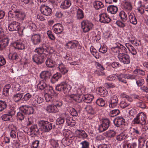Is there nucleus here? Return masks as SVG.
Returning a JSON list of instances; mask_svg holds the SVG:
<instances>
[{"label": "nucleus", "instance_id": "obj_1", "mask_svg": "<svg viewBox=\"0 0 148 148\" xmlns=\"http://www.w3.org/2000/svg\"><path fill=\"white\" fill-rule=\"evenodd\" d=\"M147 117L143 112H141L137 114L132 121L134 124H140L143 125L147 123Z\"/></svg>", "mask_w": 148, "mask_h": 148}, {"label": "nucleus", "instance_id": "obj_2", "mask_svg": "<svg viewBox=\"0 0 148 148\" xmlns=\"http://www.w3.org/2000/svg\"><path fill=\"white\" fill-rule=\"evenodd\" d=\"M112 51L115 53H120L127 52L126 48L119 42H117L113 47H111Z\"/></svg>", "mask_w": 148, "mask_h": 148}, {"label": "nucleus", "instance_id": "obj_3", "mask_svg": "<svg viewBox=\"0 0 148 148\" xmlns=\"http://www.w3.org/2000/svg\"><path fill=\"white\" fill-rule=\"evenodd\" d=\"M81 27L84 32H88L92 29L93 24L88 20H83L81 23Z\"/></svg>", "mask_w": 148, "mask_h": 148}, {"label": "nucleus", "instance_id": "obj_4", "mask_svg": "<svg viewBox=\"0 0 148 148\" xmlns=\"http://www.w3.org/2000/svg\"><path fill=\"white\" fill-rule=\"evenodd\" d=\"M39 124L41 127L42 131L45 132H49L52 128L51 123L46 121H40Z\"/></svg>", "mask_w": 148, "mask_h": 148}, {"label": "nucleus", "instance_id": "obj_5", "mask_svg": "<svg viewBox=\"0 0 148 148\" xmlns=\"http://www.w3.org/2000/svg\"><path fill=\"white\" fill-rule=\"evenodd\" d=\"M126 53H120L118 55V58L120 61L124 64H128L130 63V57Z\"/></svg>", "mask_w": 148, "mask_h": 148}, {"label": "nucleus", "instance_id": "obj_6", "mask_svg": "<svg viewBox=\"0 0 148 148\" xmlns=\"http://www.w3.org/2000/svg\"><path fill=\"white\" fill-rule=\"evenodd\" d=\"M46 56V54L39 55L38 54H35L33 56L32 59L34 62L37 64H41L44 62Z\"/></svg>", "mask_w": 148, "mask_h": 148}, {"label": "nucleus", "instance_id": "obj_7", "mask_svg": "<svg viewBox=\"0 0 148 148\" xmlns=\"http://www.w3.org/2000/svg\"><path fill=\"white\" fill-rule=\"evenodd\" d=\"M65 46L67 47V49H73L75 48L80 49L82 48V46L79 43L78 41L76 40L69 41Z\"/></svg>", "mask_w": 148, "mask_h": 148}, {"label": "nucleus", "instance_id": "obj_8", "mask_svg": "<svg viewBox=\"0 0 148 148\" xmlns=\"http://www.w3.org/2000/svg\"><path fill=\"white\" fill-rule=\"evenodd\" d=\"M75 136L72 133L67 132L65 135V138L62 140V143L64 145H68L72 142Z\"/></svg>", "mask_w": 148, "mask_h": 148}, {"label": "nucleus", "instance_id": "obj_9", "mask_svg": "<svg viewBox=\"0 0 148 148\" xmlns=\"http://www.w3.org/2000/svg\"><path fill=\"white\" fill-rule=\"evenodd\" d=\"M110 121L108 119H104L102 123L99 125L98 130L100 132H102L108 128L110 126Z\"/></svg>", "mask_w": 148, "mask_h": 148}, {"label": "nucleus", "instance_id": "obj_10", "mask_svg": "<svg viewBox=\"0 0 148 148\" xmlns=\"http://www.w3.org/2000/svg\"><path fill=\"white\" fill-rule=\"evenodd\" d=\"M40 9L41 13L46 16H50L52 13L51 9L45 5H42Z\"/></svg>", "mask_w": 148, "mask_h": 148}, {"label": "nucleus", "instance_id": "obj_11", "mask_svg": "<svg viewBox=\"0 0 148 148\" xmlns=\"http://www.w3.org/2000/svg\"><path fill=\"white\" fill-rule=\"evenodd\" d=\"M128 133L129 136L130 135V136L133 138H137L138 136L141 134L140 130L137 127L131 128Z\"/></svg>", "mask_w": 148, "mask_h": 148}, {"label": "nucleus", "instance_id": "obj_12", "mask_svg": "<svg viewBox=\"0 0 148 148\" xmlns=\"http://www.w3.org/2000/svg\"><path fill=\"white\" fill-rule=\"evenodd\" d=\"M118 101V99L116 95H113L112 96L109 101V108H113L116 107Z\"/></svg>", "mask_w": 148, "mask_h": 148}, {"label": "nucleus", "instance_id": "obj_13", "mask_svg": "<svg viewBox=\"0 0 148 148\" xmlns=\"http://www.w3.org/2000/svg\"><path fill=\"white\" fill-rule=\"evenodd\" d=\"M15 16H16L18 18L21 19L23 20L25 17V14L23 12L19 11L18 10H14V14L11 12L10 13V17L13 18Z\"/></svg>", "mask_w": 148, "mask_h": 148}, {"label": "nucleus", "instance_id": "obj_14", "mask_svg": "<svg viewBox=\"0 0 148 148\" xmlns=\"http://www.w3.org/2000/svg\"><path fill=\"white\" fill-rule=\"evenodd\" d=\"M31 41L34 45H38L42 41L41 36L39 34H35L33 35L31 38Z\"/></svg>", "mask_w": 148, "mask_h": 148}, {"label": "nucleus", "instance_id": "obj_15", "mask_svg": "<svg viewBox=\"0 0 148 148\" xmlns=\"http://www.w3.org/2000/svg\"><path fill=\"white\" fill-rule=\"evenodd\" d=\"M11 45L15 49L22 50L24 49V44L21 41L17 40L11 43Z\"/></svg>", "mask_w": 148, "mask_h": 148}, {"label": "nucleus", "instance_id": "obj_16", "mask_svg": "<svg viewBox=\"0 0 148 148\" xmlns=\"http://www.w3.org/2000/svg\"><path fill=\"white\" fill-rule=\"evenodd\" d=\"M100 21L104 23H107L110 22L111 20L106 13H102L99 15Z\"/></svg>", "mask_w": 148, "mask_h": 148}, {"label": "nucleus", "instance_id": "obj_17", "mask_svg": "<svg viewBox=\"0 0 148 148\" xmlns=\"http://www.w3.org/2000/svg\"><path fill=\"white\" fill-rule=\"evenodd\" d=\"M46 110L49 113H56L59 112V110L53 104L47 106L46 109Z\"/></svg>", "mask_w": 148, "mask_h": 148}, {"label": "nucleus", "instance_id": "obj_18", "mask_svg": "<svg viewBox=\"0 0 148 148\" xmlns=\"http://www.w3.org/2000/svg\"><path fill=\"white\" fill-rule=\"evenodd\" d=\"M22 112L24 114L29 115L33 113L34 110L32 107L25 106L21 108Z\"/></svg>", "mask_w": 148, "mask_h": 148}, {"label": "nucleus", "instance_id": "obj_19", "mask_svg": "<svg viewBox=\"0 0 148 148\" xmlns=\"http://www.w3.org/2000/svg\"><path fill=\"white\" fill-rule=\"evenodd\" d=\"M123 8L125 10L127 11L130 12L133 9L131 3L127 1L124 0L122 2Z\"/></svg>", "mask_w": 148, "mask_h": 148}, {"label": "nucleus", "instance_id": "obj_20", "mask_svg": "<svg viewBox=\"0 0 148 148\" xmlns=\"http://www.w3.org/2000/svg\"><path fill=\"white\" fill-rule=\"evenodd\" d=\"M80 90L79 89L76 91V93L78 95L73 94L70 95V97L73 99V100L78 102H80L82 101V98L79 95L81 94L82 91H80Z\"/></svg>", "mask_w": 148, "mask_h": 148}, {"label": "nucleus", "instance_id": "obj_21", "mask_svg": "<svg viewBox=\"0 0 148 148\" xmlns=\"http://www.w3.org/2000/svg\"><path fill=\"white\" fill-rule=\"evenodd\" d=\"M75 134L77 137L84 139L86 138L88 136L86 133L82 130H76L75 132Z\"/></svg>", "mask_w": 148, "mask_h": 148}, {"label": "nucleus", "instance_id": "obj_22", "mask_svg": "<svg viewBox=\"0 0 148 148\" xmlns=\"http://www.w3.org/2000/svg\"><path fill=\"white\" fill-rule=\"evenodd\" d=\"M53 30L56 34H60L62 32L63 29L62 25L60 23L54 25L53 27Z\"/></svg>", "mask_w": 148, "mask_h": 148}, {"label": "nucleus", "instance_id": "obj_23", "mask_svg": "<svg viewBox=\"0 0 148 148\" xmlns=\"http://www.w3.org/2000/svg\"><path fill=\"white\" fill-rule=\"evenodd\" d=\"M114 121V124L117 127H119L125 123V119L121 116L116 117Z\"/></svg>", "mask_w": 148, "mask_h": 148}, {"label": "nucleus", "instance_id": "obj_24", "mask_svg": "<svg viewBox=\"0 0 148 148\" xmlns=\"http://www.w3.org/2000/svg\"><path fill=\"white\" fill-rule=\"evenodd\" d=\"M51 72L46 71H42L40 74V78L42 79V81H46L51 75Z\"/></svg>", "mask_w": 148, "mask_h": 148}, {"label": "nucleus", "instance_id": "obj_25", "mask_svg": "<svg viewBox=\"0 0 148 148\" xmlns=\"http://www.w3.org/2000/svg\"><path fill=\"white\" fill-rule=\"evenodd\" d=\"M9 39L8 37L4 38L0 41V51L6 47L9 44Z\"/></svg>", "mask_w": 148, "mask_h": 148}, {"label": "nucleus", "instance_id": "obj_26", "mask_svg": "<svg viewBox=\"0 0 148 148\" xmlns=\"http://www.w3.org/2000/svg\"><path fill=\"white\" fill-rule=\"evenodd\" d=\"M71 4V0H65L61 3L60 7L62 9H66L69 8Z\"/></svg>", "mask_w": 148, "mask_h": 148}, {"label": "nucleus", "instance_id": "obj_27", "mask_svg": "<svg viewBox=\"0 0 148 148\" xmlns=\"http://www.w3.org/2000/svg\"><path fill=\"white\" fill-rule=\"evenodd\" d=\"M128 17L129 21L131 23L134 25L137 24V21L134 13L131 12L129 13Z\"/></svg>", "mask_w": 148, "mask_h": 148}, {"label": "nucleus", "instance_id": "obj_28", "mask_svg": "<svg viewBox=\"0 0 148 148\" xmlns=\"http://www.w3.org/2000/svg\"><path fill=\"white\" fill-rule=\"evenodd\" d=\"M58 68L60 72L62 74L64 75L68 71V70L66 68L62 62L58 64Z\"/></svg>", "mask_w": 148, "mask_h": 148}, {"label": "nucleus", "instance_id": "obj_29", "mask_svg": "<svg viewBox=\"0 0 148 148\" xmlns=\"http://www.w3.org/2000/svg\"><path fill=\"white\" fill-rule=\"evenodd\" d=\"M19 24L18 22L16 21L11 23L10 24V31L18 30L19 27Z\"/></svg>", "mask_w": 148, "mask_h": 148}, {"label": "nucleus", "instance_id": "obj_30", "mask_svg": "<svg viewBox=\"0 0 148 148\" xmlns=\"http://www.w3.org/2000/svg\"><path fill=\"white\" fill-rule=\"evenodd\" d=\"M129 137L128 134H126L125 132H123L121 133L117 136L116 139L118 141H121Z\"/></svg>", "mask_w": 148, "mask_h": 148}, {"label": "nucleus", "instance_id": "obj_31", "mask_svg": "<svg viewBox=\"0 0 148 148\" xmlns=\"http://www.w3.org/2000/svg\"><path fill=\"white\" fill-rule=\"evenodd\" d=\"M107 10L108 13L112 14H114L117 12L118 10V8L116 6L111 5L108 7Z\"/></svg>", "mask_w": 148, "mask_h": 148}, {"label": "nucleus", "instance_id": "obj_32", "mask_svg": "<svg viewBox=\"0 0 148 148\" xmlns=\"http://www.w3.org/2000/svg\"><path fill=\"white\" fill-rule=\"evenodd\" d=\"M94 97L93 95L87 94L85 95L83 99L84 102L88 103H90L92 101Z\"/></svg>", "mask_w": 148, "mask_h": 148}, {"label": "nucleus", "instance_id": "obj_33", "mask_svg": "<svg viewBox=\"0 0 148 148\" xmlns=\"http://www.w3.org/2000/svg\"><path fill=\"white\" fill-rule=\"evenodd\" d=\"M76 17L78 20H82L84 17V13L83 11L80 8L76 10Z\"/></svg>", "mask_w": 148, "mask_h": 148}, {"label": "nucleus", "instance_id": "obj_34", "mask_svg": "<svg viewBox=\"0 0 148 148\" xmlns=\"http://www.w3.org/2000/svg\"><path fill=\"white\" fill-rule=\"evenodd\" d=\"M61 77V74L58 73L54 74L51 77L50 82L53 84L55 83L58 81L59 79Z\"/></svg>", "mask_w": 148, "mask_h": 148}, {"label": "nucleus", "instance_id": "obj_35", "mask_svg": "<svg viewBox=\"0 0 148 148\" xmlns=\"http://www.w3.org/2000/svg\"><path fill=\"white\" fill-rule=\"evenodd\" d=\"M93 4L94 7L97 10L103 8L104 6L103 3L99 1H94Z\"/></svg>", "mask_w": 148, "mask_h": 148}, {"label": "nucleus", "instance_id": "obj_36", "mask_svg": "<svg viewBox=\"0 0 148 148\" xmlns=\"http://www.w3.org/2000/svg\"><path fill=\"white\" fill-rule=\"evenodd\" d=\"M117 77L119 82L124 84L127 83V81L125 79H126V74H121L119 75H117Z\"/></svg>", "mask_w": 148, "mask_h": 148}, {"label": "nucleus", "instance_id": "obj_37", "mask_svg": "<svg viewBox=\"0 0 148 148\" xmlns=\"http://www.w3.org/2000/svg\"><path fill=\"white\" fill-rule=\"evenodd\" d=\"M58 140L53 139H51L49 141L50 144L53 148L58 147L59 146Z\"/></svg>", "mask_w": 148, "mask_h": 148}, {"label": "nucleus", "instance_id": "obj_38", "mask_svg": "<svg viewBox=\"0 0 148 148\" xmlns=\"http://www.w3.org/2000/svg\"><path fill=\"white\" fill-rule=\"evenodd\" d=\"M119 16L121 18V20L123 22H125L127 19V16L126 13L123 10L121 11L119 14Z\"/></svg>", "mask_w": 148, "mask_h": 148}, {"label": "nucleus", "instance_id": "obj_39", "mask_svg": "<svg viewBox=\"0 0 148 148\" xmlns=\"http://www.w3.org/2000/svg\"><path fill=\"white\" fill-rule=\"evenodd\" d=\"M136 84L138 86H140L144 83V79L138 76H136Z\"/></svg>", "mask_w": 148, "mask_h": 148}, {"label": "nucleus", "instance_id": "obj_40", "mask_svg": "<svg viewBox=\"0 0 148 148\" xmlns=\"http://www.w3.org/2000/svg\"><path fill=\"white\" fill-rule=\"evenodd\" d=\"M39 131V130L36 125H32L30 128V134H36Z\"/></svg>", "mask_w": 148, "mask_h": 148}, {"label": "nucleus", "instance_id": "obj_41", "mask_svg": "<svg viewBox=\"0 0 148 148\" xmlns=\"http://www.w3.org/2000/svg\"><path fill=\"white\" fill-rule=\"evenodd\" d=\"M47 85L44 81L41 80L38 84V88L41 90H44Z\"/></svg>", "mask_w": 148, "mask_h": 148}, {"label": "nucleus", "instance_id": "obj_42", "mask_svg": "<svg viewBox=\"0 0 148 148\" xmlns=\"http://www.w3.org/2000/svg\"><path fill=\"white\" fill-rule=\"evenodd\" d=\"M105 88L103 87H99L97 89L98 92L100 93L101 95L104 97L108 94V92L106 90H104Z\"/></svg>", "mask_w": 148, "mask_h": 148}, {"label": "nucleus", "instance_id": "obj_43", "mask_svg": "<svg viewBox=\"0 0 148 148\" xmlns=\"http://www.w3.org/2000/svg\"><path fill=\"white\" fill-rule=\"evenodd\" d=\"M44 90L46 93H49L52 94H53L54 92L52 86L47 84V85Z\"/></svg>", "mask_w": 148, "mask_h": 148}, {"label": "nucleus", "instance_id": "obj_44", "mask_svg": "<svg viewBox=\"0 0 148 148\" xmlns=\"http://www.w3.org/2000/svg\"><path fill=\"white\" fill-rule=\"evenodd\" d=\"M90 50L92 54L96 58H99V53L92 46L91 47Z\"/></svg>", "mask_w": 148, "mask_h": 148}, {"label": "nucleus", "instance_id": "obj_45", "mask_svg": "<svg viewBox=\"0 0 148 148\" xmlns=\"http://www.w3.org/2000/svg\"><path fill=\"white\" fill-rule=\"evenodd\" d=\"M85 108L88 113L89 114H93L95 113V110L91 106H87Z\"/></svg>", "mask_w": 148, "mask_h": 148}, {"label": "nucleus", "instance_id": "obj_46", "mask_svg": "<svg viewBox=\"0 0 148 148\" xmlns=\"http://www.w3.org/2000/svg\"><path fill=\"white\" fill-rule=\"evenodd\" d=\"M23 96V93H19L14 95L13 99L14 101L17 102L21 99Z\"/></svg>", "mask_w": 148, "mask_h": 148}, {"label": "nucleus", "instance_id": "obj_47", "mask_svg": "<svg viewBox=\"0 0 148 148\" xmlns=\"http://www.w3.org/2000/svg\"><path fill=\"white\" fill-rule=\"evenodd\" d=\"M9 85L8 84L5 85L4 87L3 91V95L6 96L9 95Z\"/></svg>", "mask_w": 148, "mask_h": 148}, {"label": "nucleus", "instance_id": "obj_48", "mask_svg": "<svg viewBox=\"0 0 148 148\" xmlns=\"http://www.w3.org/2000/svg\"><path fill=\"white\" fill-rule=\"evenodd\" d=\"M62 83H63V86L64 91H68L71 89V85L66 83V82H63Z\"/></svg>", "mask_w": 148, "mask_h": 148}, {"label": "nucleus", "instance_id": "obj_49", "mask_svg": "<svg viewBox=\"0 0 148 148\" xmlns=\"http://www.w3.org/2000/svg\"><path fill=\"white\" fill-rule=\"evenodd\" d=\"M120 112V111L118 109H114L110 112L109 115L111 117H114L119 114Z\"/></svg>", "mask_w": 148, "mask_h": 148}, {"label": "nucleus", "instance_id": "obj_50", "mask_svg": "<svg viewBox=\"0 0 148 148\" xmlns=\"http://www.w3.org/2000/svg\"><path fill=\"white\" fill-rule=\"evenodd\" d=\"M89 143L86 140L82 141L80 143L81 148H89Z\"/></svg>", "mask_w": 148, "mask_h": 148}, {"label": "nucleus", "instance_id": "obj_51", "mask_svg": "<svg viewBox=\"0 0 148 148\" xmlns=\"http://www.w3.org/2000/svg\"><path fill=\"white\" fill-rule=\"evenodd\" d=\"M13 127V129L11 131L10 135L11 137L12 138H15L16 137V134L15 130L16 129V128L13 123L11 124V127Z\"/></svg>", "mask_w": 148, "mask_h": 148}, {"label": "nucleus", "instance_id": "obj_52", "mask_svg": "<svg viewBox=\"0 0 148 148\" xmlns=\"http://www.w3.org/2000/svg\"><path fill=\"white\" fill-rule=\"evenodd\" d=\"M96 103L99 106L102 107L105 106V102L102 98H100L97 99L96 101Z\"/></svg>", "mask_w": 148, "mask_h": 148}, {"label": "nucleus", "instance_id": "obj_53", "mask_svg": "<svg viewBox=\"0 0 148 148\" xmlns=\"http://www.w3.org/2000/svg\"><path fill=\"white\" fill-rule=\"evenodd\" d=\"M46 64L48 67L52 68L53 67V61L50 58H48L46 61Z\"/></svg>", "mask_w": 148, "mask_h": 148}, {"label": "nucleus", "instance_id": "obj_54", "mask_svg": "<svg viewBox=\"0 0 148 148\" xmlns=\"http://www.w3.org/2000/svg\"><path fill=\"white\" fill-rule=\"evenodd\" d=\"M130 103V102L127 101L126 100L122 101L120 103V106L122 108H124L128 106Z\"/></svg>", "mask_w": 148, "mask_h": 148}, {"label": "nucleus", "instance_id": "obj_55", "mask_svg": "<svg viewBox=\"0 0 148 148\" xmlns=\"http://www.w3.org/2000/svg\"><path fill=\"white\" fill-rule=\"evenodd\" d=\"M7 107V104L5 101H0V112L3 111Z\"/></svg>", "mask_w": 148, "mask_h": 148}, {"label": "nucleus", "instance_id": "obj_56", "mask_svg": "<svg viewBox=\"0 0 148 148\" xmlns=\"http://www.w3.org/2000/svg\"><path fill=\"white\" fill-rule=\"evenodd\" d=\"M133 73L136 75H145V73L143 70L140 69H135L133 71Z\"/></svg>", "mask_w": 148, "mask_h": 148}, {"label": "nucleus", "instance_id": "obj_57", "mask_svg": "<svg viewBox=\"0 0 148 148\" xmlns=\"http://www.w3.org/2000/svg\"><path fill=\"white\" fill-rule=\"evenodd\" d=\"M53 104L56 106L57 108L58 109L59 111L60 108L62 106L63 102L62 101H54Z\"/></svg>", "mask_w": 148, "mask_h": 148}, {"label": "nucleus", "instance_id": "obj_58", "mask_svg": "<svg viewBox=\"0 0 148 148\" xmlns=\"http://www.w3.org/2000/svg\"><path fill=\"white\" fill-rule=\"evenodd\" d=\"M44 51L45 50L43 48H42L40 47L35 49V52L36 53L35 54H38L39 55L45 54V53H43Z\"/></svg>", "mask_w": 148, "mask_h": 148}, {"label": "nucleus", "instance_id": "obj_59", "mask_svg": "<svg viewBox=\"0 0 148 148\" xmlns=\"http://www.w3.org/2000/svg\"><path fill=\"white\" fill-rule=\"evenodd\" d=\"M15 112L13 110L10 111V121L13 122L15 120V117L14 116Z\"/></svg>", "mask_w": 148, "mask_h": 148}, {"label": "nucleus", "instance_id": "obj_60", "mask_svg": "<svg viewBox=\"0 0 148 148\" xmlns=\"http://www.w3.org/2000/svg\"><path fill=\"white\" fill-rule=\"evenodd\" d=\"M107 51V48L106 45H101V47L99 49V51L103 53H106Z\"/></svg>", "mask_w": 148, "mask_h": 148}, {"label": "nucleus", "instance_id": "obj_61", "mask_svg": "<svg viewBox=\"0 0 148 148\" xmlns=\"http://www.w3.org/2000/svg\"><path fill=\"white\" fill-rule=\"evenodd\" d=\"M24 113L22 112L21 110L20 112H19L17 113V115L18 118L20 120L22 121L23 120L25 116L24 115Z\"/></svg>", "mask_w": 148, "mask_h": 148}, {"label": "nucleus", "instance_id": "obj_62", "mask_svg": "<svg viewBox=\"0 0 148 148\" xmlns=\"http://www.w3.org/2000/svg\"><path fill=\"white\" fill-rule=\"evenodd\" d=\"M125 22H123L121 21H117L116 22V24L119 27L123 28L125 26L126 23Z\"/></svg>", "mask_w": 148, "mask_h": 148}, {"label": "nucleus", "instance_id": "obj_63", "mask_svg": "<svg viewBox=\"0 0 148 148\" xmlns=\"http://www.w3.org/2000/svg\"><path fill=\"white\" fill-rule=\"evenodd\" d=\"M117 77V74H112L108 76L106 79L109 81H112L114 80Z\"/></svg>", "mask_w": 148, "mask_h": 148}, {"label": "nucleus", "instance_id": "obj_64", "mask_svg": "<svg viewBox=\"0 0 148 148\" xmlns=\"http://www.w3.org/2000/svg\"><path fill=\"white\" fill-rule=\"evenodd\" d=\"M64 119L62 117H60L57 119L56 123L57 125H60L64 122Z\"/></svg>", "mask_w": 148, "mask_h": 148}]
</instances>
